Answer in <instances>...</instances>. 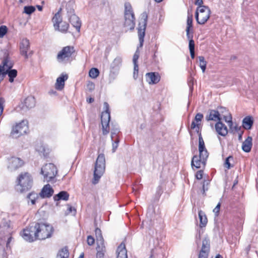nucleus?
I'll list each match as a JSON object with an SVG mask.
<instances>
[{
    "mask_svg": "<svg viewBox=\"0 0 258 258\" xmlns=\"http://www.w3.org/2000/svg\"><path fill=\"white\" fill-rule=\"evenodd\" d=\"M99 74V71L97 68H92L89 72V76L92 79L96 78Z\"/></svg>",
    "mask_w": 258,
    "mask_h": 258,
    "instance_id": "41",
    "label": "nucleus"
},
{
    "mask_svg": "<svg viewBox=\"0 0 258 258\" xmlns=\"http://www.w3.org/2000/svg\"><path fill=\"white\" fill-rule=\"evenodd\" d=\"M186 37L189 41L190 40H193V33L194 30L193 29H186Z\"/></svg>",
    "mask_w": 258,
    "mask_h": 258,
    "instance_id": "49",
    "label": "nucleus"
},
{
    "mask_svg": "<svg viewBox=\"0 0 258 258\" xmlns=\"http://www.w3.org/2000/svg\"><path fill=\"white\" fill-rule=\"evenodd\" d=\"M220 207H221V203L219 202L213 210V212L215 213V215L217 216L219 215Z\"/></svg>",
    "mask_w": 258,
    "mask_h": 258,
    "instance_id": "55",
    "label": "nucleus"
},
{
    "mask_svg": "<svg viewBox=\"0 0 258 258\" xmlns=\"http://www.w3.org/2000/svg\"><path fill=\"white\" fill-rule=\"evenodd\" d=\"M122 62V59L120 57H116L111 64L112 69H116L119 70V67Z\"/></svg>",
    "mask_w": 258,
    "mask_h": 258,
    "instance_id": "35",
    "label": "nucleus"
},
{
    "mask_svg": "<svg viewBox=\"0 0 258 258\" xmlns=\"http://www.w3.org/2000/svg\"><path fill=\"white\" fill-rule=\"evenodd\" d=\"M14 63L10 59L8 53H5L3 60L2 62V67L3 68L5 71L7 70H10L13 67Z\"/></svg>",
    "mask_w": 258,
    "mask_h": 258,
    "instance_id": "22",
    "label": "nucleus"
},
{
    "mask_svg": "<svg viewBox=\"0 0 258 258\" xmlns=\"http://www.w3.org/2000/svg\"><path fill=\"white\" fill-rule=\"evenodd\" d=\"M24 106L29 109L34 107L35 105V100L33 97H28L24 100Z\"/></svg>",
    "mask_w": 258,
    "mask_h": 258,
    "instance_id": "33",
    "label": "nucleus"
},
{
    "mask_svg": "<svg viewBox=\"0 0 258 258\" xmlns=\"http://www.w3.org/2000/svg\"><path fill=\"white\" fill-rule=\"evenodd\" d=\"M68 78V76L66 75H61L60 77L57 78L56 82L55 84V88L57 90H61L63 89L64 86V82Z\"/></svg>",
    "mask_w": 258,
    "mask_h": 258,
    "instance_id": "23",
    "label": "nucleus"
},
{
    "mask_svg": "<svg viewBox=\"0 0 258 258\" xmlns=\"http://www.w3.org/2000/svg\"><path fill=\"white\" fill-rule=\"evenodd\" d=\"M163 192V189L161 186L159 185L157 188V194L158 196H160Z\"/></svg>",
    "mask_w": 258,
    "mask_h": 258,
    "instance_id": "62",
    "label": "nucleus"
},
{
    "mask_svg": "<svg viewBox=\"0 0 258 258\" xmlns=\"http://www.w3.org/2000/svg\"><path fill=\"white\" fill-rule=\"evenodd\" d=\"M27 198L31 201L32 204L34 205L36 203V200L39 198V196L35 192L30 193Z\"/></svg>",
    "mask_w": 258,
    "mask_h": 258,
    "instance_id": "42",
    "label": "nucleus"
},
{
    "mask_svg": "<svg viewBox=\"0 0 258 258\" xmlns=\"http://www.w3.org/2000/svg\"><path fill=\"white\" fill-rule=\"evenodd\" d=\"M5 75H8L9 78V81L11 83H13L14 81V79L17 77L18 72L15 69H10L5 71Z\"/></svg>",
    "mask_w": 258,
    "mask_h": 258,
    "instance_id": "32",
    "label": "nucleus"
},
{
    "mask_svg": "<svg viewBox=\"0 0 258 258\" xmlns=\"http://www.w3.org/2000/svg\"><path fill=\"white\" fill-rule=\"evenodd\" d=\"M146 81L150 84H155L158 83L160 80V77L158 73L155 72L148 73L146 75Z\"/></svg>",
    "mask_w": 258,
    "mask_h": 258,
    "instance_id": "19",
    "label": "nucleus"
},
{
    "mask_svg": "<svg viewBox=\"0 0 258 258\" xmlns=\"http://www.w3.org/2000/svg\"><path fill=\"white\" fill-rule=\"evenodd\" d=\"M75 52L74 47L72 46H67L58 53L56 58L58 62H62L65 60H68L71 57Z\"/></svg>",
    "mask_w": 258,
    "mask_h": 258,
    "instance_id": "8",
    "label": "nucleus"
},
{
    "mask_svg": "<svg viewBox=\"0 0 258 258\" xmlns=\"http://www.w3.org/2000/svg\"><path fill=\"white\" fill-rule=\"evenodd\" d=\"M5 99L4 97H0V117L3 114L5 106Z\"/></svg>",
    "mask_w": 258,
    "mask_h": 258,
    "instance_id": "47",
    "label": "nucleus"
},
{
    "mask_svg": "<svg viewBox=\"0 0 258 258\" xmlns=\"http://www.w3.org/2000/svg\"><path fill=\"white\" fill-rule=\"evenodd\" d=\"M41 174L47 181H50L56 176L57 171L56 166L52 163L46 164L41 168Z\"/></svg>",
    "mask_w": 258,
    "mask_h": 258,
    "instance_id": "6",
    "label": "nucleus"
},
{
    "mask_svg": "<svg viewBox=\"0 0 258 258\" xmlns=\"http://www.w3.org/2000/svg\"><path fill=\"white\" fill-rule=\"evenodd\" d=\"M210 249V239L205 237L202 241V248L200 251L198 258H208Z\"/></svg>",
    "mask_w": 258,
    "mask_h": 258,
    "instance_id": "11",
    "label": "nucleus"
},
{
    "mask_svg": "<svg viewBox=\"0 0 258 258\" xmlns=\"http://www.w3.org/2000/svg\"><path fill=\"white\" fill-rule=\"evenodd\" d=\"M28 130V126L24 121L17 124L12 128L11 136L14 138H17L25 134Z\"/></svg>",
    "mask_w": 258,
    "mask_h": 258,
    "instance_id": "7",
    "label": "nucleus"
},
{
    "mask_svg": "<svg viewBox=\"0 0 258 258\" xmlns=\"http://www.w3.org/2000/svg\"><path fill=\"white\" fill-rule=\"evenodd\" d=\"M3 226L7 228H9L10 227V222L9 221L4 223Z\"/></svg>",
    "mask_w": 258,
    "mask_h": 258,
    "instance_id": "64",
    "label": "nucleus"
},
{
    "mask_svg": "<svg viewBox=\"0 0 258 258\" xmlns=\"http://www.w3.org/2000/svg\"><path fill=\"white\" fill-rule=\"evenodd\" d=\"M104 117H101L102 134L103 135H107L110 131L109 122L110 120V117L107 113L104 114Z\"/></svg>",
    "mask_w": 258,
    "mask_h": 258,
    "instance_id": "14",
    "label": "nucleus"
},
{
    "mask_svg": "<svg viewBox=\"0 0 258 258\" xmlns=\"http://www.w3.org/2000/svg\"><path fill=\"white\" fill-rule=\"evenodd\" d=\"M252 137L248 136L242 143V149L244 152L248 153L251 151L252 146Z\"/></svg>",
    "mask_w": 258,
    "mask_h": 258,
    "instance_id": "25",
    "label": "nucleus"
},
{
    "mask_svg": "<svg viewBox=\"0 0 258 258\" xmlns=\"http://www.w3.org/2000/svg\"><path fill=\"white\" fill-rule=\"evenodd\" d=\"M198 215L200 222V227L201 228L205 227L208 222L207 218L205 212L200 210L198 212Z\"/></svg>",
    "mask_w": 258,
    "mask_h": 258,
    "instance_id": "29",
    "label": "nucleus"
},
{
    "mask_svg": "<svg viewBox=\"0 0 258 258\" xmlns=\"http://www.w3.org/2000/svg\"><path fill=\"white\" fill-rule=\"evenodd\" d=\"M188 46L189 51L195 50V42L194 40H190L189 41Z\"/></svg>",
    "mask_w": 258,
    "mask_h": 258,
    "instance_id": "59",
    "label": "nucleus"
},
{
    "mask_svg": "<svg viewBox=\"0 0 258 258\" xmlns=\"http://www.w3.org/2000/svg\"><path fill=\"white\" fill-rule=\"evenodd\" d=\"M8 28L5 25L0 26V38H3L8 32Z\"/></svg>",
    "mask_w": 258,
    "mask_h": 258,
    "instance_id": "46",
    "label": "nucleus"
},
{
    "mask_svg": "<svg viewBox=\"0 0 258 258\" xmlns=\"http://www.w3.org/2000/svg\"><path fill=\"white\" fill-rule=\"evenodd\" d=\"M24 161L20 158L12 157L9 160L8 169L11 171H15L24 165Z\"/></svg>",
    "mask_w": 258,
    "mask_h": 258,
    "instance_id": "12",
    "label": "nucleus"
},
{
    "mask_svg": "<svg viewBox=\"0 0 258 258\" xmlns=\"http://www.w3.org/2000/svg\"><path fill=\"white\" fill-rule=\"evenodd\" d=\"M69 256V253L67 248H62L57 254V257L59 258H68Z\"/></svg>",
    "mask_w": 258,
    "mask_h": 258,
    "instance_id": "38",
    "label": "nucleus"
},
{
    "mask_svg": "<svg viewBox=\"0 0 258 258\" xmlns=\"http://www.w3.org/2000/svg\"><path fill=\"white\" fill-rule=\"evenodd\" d=\"M105 169V159L103 154H99L96 159L94 171V177L92 183L97 184L101 177L104 173Z\"/></svg>",
    "mask_w": 258,
    "mask_h": 258,
    "instance_id": "4",
    "label": "nucleus"
},
{
    "mask_svg": "<svg viewBox=\"0 0 258 258\" xmlns=\"http://www.w3.org/2000/svg\"><path fill=\"white\" fill-rule=\"evenodd\" d=\"M206 119L207 121H218L221 120L222 118L218 111L216 110H210L209 114L206 116Z\"/></svg>",
    "mask_w": 258,
    "mask_h": 258,
    "instance_id": "21",
    "label": "nucleus"
},
{
    "mask_svg": "<svg viewBox=\"0 0 258 258\" xmlns=\"http://www.w3.org/2000/svg\"><path fill=\"white\" fill-rule=\"evenodd\" d=\"M204 115L203 114L201 113H198L196 114L194 120H193L191 124V129L194 130L196 129V131L197 132L198 135H199L200 133H201L199 131L200 125L201 124V121L202 119L203 118Z\"/></svg>",
    "mask_w": 258,
    "mask_h": 258,
    "instance_id": "17",
    "label": "nucleus"
},
{
    "mask_svg": "<svg viewBox=\"0 0 258 258\" xmlns=\"http://www.w3.org/2000/svg\"><path fill=\"white\" fill-rule=\"evenodd\" d=\"M87 87L89 91H91L94 89L95 85L93 82H89L87 84Z\"/></svg>",
    "mask_w": 258,
    "mask_h": 258,
    "instance_id": "58",
    "label": "nucleus"
},
{
    "mask_svg": "<svg viewBox=\"0 0 258 258\" xmlns=\"http://www.w3.org/2000/svg\"><path fill=\"white\" fill-rule=\"evenodd\" d=\"M54 190L50 186V184H47L45 185L42 188L39 196L41 198H50L53 194Z\"/></svg>",
    "mask_w": 258,
    "mask_h": 258,
    "instance_id": "16",
    "label": "nucleus"
},
{
    "mask_svg": "<svg viewBox=\"0 0 258 258\" xmlns=\"http://www.w3.org/2000/svg\"><path fill=\"white\" fill-rule=\"evenodd\" d=\"M35 10V8L33 6H25L24 7V13L30 15Z\"/></svg>",
    "mask_w": 258,
    "mask_h": 258,
    "instance_id": "45",
    "label": "nucleus"
},
{
    "mask_svg": "<svg viewBox=\"0 0 258 258\" xmlns=\"http://www.w3.org/2000/svg\"><path fill=\"white\" fill-rule=\"evenodd\" d=\"M211 15V11L209 7H197L195 13V18L197 23L204 25L209 19Z\"/></svg>",
    "mask_w": 258,
    "mask_h": 258,
    "instance_id": "5",
    "label": "nucleus"
},
{
    "mask_svg": "<svg viewBox=\"0 0 258 258\" xmlns=\"http://www.w3.org/2000/svg\"><path fill=\"white\" fill-rule=\"evenodd\" d=\"M116 258H127V250L125 244L121 243L117 247L116 250Z\"/></svg>",
    "mask_w": 258,
    "mask_h": 258,
    "instance_id": "24",
    "label": "nucleus"
},
{
    "mask_svg": "<svg viewBox=\"0 0 258 258\" xmlns=\"http://www.w3.org/2000/svg\"><path fill=\"white\" fill-rule=\"evenodd\" d=\"M95 233L97 241V245L104 244V240L100 229L96 228L95 230Z\"/></svg>",
    "mask_w": 258,
    "mask_h": 258,
    "instance_id": "34",
    "label": "nucleus"
},
{
    "mask_svg": "<svg viewBox=\"0 0 258 258\" xmlns=\"http://www.w3.org/2000/svg\"><path fill=\"white\" fill-rule=\"evenodd\" d=\"M61 26L60 28L59 26V30H57L58 31H59L61 32H66L69 28V25L67 22H63L60 23Z\"/></svg>",
    "mask_w": 258,
    "mask_h": 258,
    "instance_id": "43",
    "label": "nucleus"
},
{
    "mask_svg": "<svg viewBox=\"0 0 258 258\" xmlns=\"http://www.w3.org/2000/svg\"><path fill=\"white\" fill-rule=\"evenodd\" d=\"M224 120L227 122L228 126L231 127L233 125V122L232 120V116L231 114H229V116L224 115L223 116Z\"/></svg>",
    "mask_w": 258,
    "mask_h": 258,
    "instance_id": "48",
    "label": "nucleus"
},
{
    "mask_svg": "<svg viewBox=\"0 0 258 258\" xmlns=\"http://www.w3.org/2000/svg\"><path fill=\"white\" fill-rule=\"evenodd\" d=\"M253 123V120L251 116L245 117L242 120V126L245 130H249L251 128Z\"/></svg>",
    "mask_w": 258,
    "mask_h": 258,
    "instance_id": "26",
    "label": "nucleus"
},
{
    "mask_svg": "<svg viewBox=\"0 0 258 258\" xmlns=\"http://www.w3.org/2000/svg\"><path fill=\"white\" fill-rule=\"evenodd\" d=\"M124 27H127L131 30L134 29L135 26V15H128L126 14L125 15H124Z\"/></svg>",
    "mask_w": 258,
    "mask_h": 258,
    "instance_id": "15",
    "label": "nucleus"
},
{
    "mask_svg": "<svg viewBox=\"0 0 258 258\" xmlns=\"http://www.w3.org/2000/svg\"><path fill=\"white\" fill-rule=\"evenodd\" d=\"M163 257V250L161 248H155L153 249L151 252V255L149 258H162Z\"/></svg>",
    "mask_w": 258,
    "mask_h": 258,
    "instance_id": "30",
    "label": "nucleus"
},
{
    "mask_svg": "<svg viewBox=\"0 0 258 258\" xmlns=\"http://www.w3.org/2000/svg\"><path fill=\"white\" fill-rule=\"evenodd\" d=\"M35 225L34 226H29L24 229L21 234L22 237L26 241L29 242H33L36 240H37L36 238V235L35 233Z\"/></svg>",
    "mask_w": 258,
    "mask_h": 258,
    "instance_id": "9",
    "label": "nucleus"
},
{
    "mask_svg": "<svg viewBox=\"0 0 258 258\" xmlns=\"http://www.w3.org/2000/svg\"><path fill=\"white\" fill-rule=\"evenodd\" d=\"M87 243L89 245H92L95 242V239L91 235H89L87 237Z\"/></svg>",
    "mask_w": 258,
    "mask_h": 258,
    "instance_id": "53",
    "label": "nucleus"
},
{
    "mask_svg": "<svg viewBox=\"0 0 258 258\" xmlns=\"http://www.w3.org/2000/svg\"><path fill=\"white\" fill-rule=\"evenodd\" d=\"M195 4L198 6V7L205 6L204 5H203V0H196L195 2Z\"/></svg>",
    "mask_w": 258,
    "mask_h": 258,
    "instance_id": "61",
    "label": "nucleus"
},
{
    "mask_svg": "<svg viewBox=\"0 0 258 258\" xmlns=\"http://www.w3.org/2000/svg\"><path fill=\"white\" fill-rule=\"evenodd\" d=\"M192 21H193V16H192V14H190L189 11H188V15H187V17L186 29H193Z\"/></svg>",
    "mask_w": 258,
    "mask_h": 258,
    "instance_id": "36",
    "label": "nucleus"
},
{
    "mask_svg": "<svg viewBox=\"0 0 258 258\" xmlns=\"http://www.w3.org/2000/svg\"><path fill=\"white\" fill-rule=\"evenodd\" d=\"M215 129L217 133L222 136H226L228 134L227 126L221 120L215 124Z\"/></svg>",
    "mask_w": 258,
    "mask_h": 258,
    "instance_id": "20",
    "label": "nucleus"
},
{
    "mask_svg": "<svg viewBox=\"0 0 258 258\" xmlns=\"http://www.w3.org/2000/svg\"><path fill=\"white\" fill-rule=\"evenodd\" d=\"M127 14L128 15H134L132 7L130 3H125L124 4V15Z\"/></svg>",
    "mask_w": 258,
    "mask_h": 258,
    "instance_id": "40",
    "label": "nucleus"
},
{
    "mask_svg": "<svg viewBox=\"0 0 258 258\" xmlns=\"http://www.w3.org/2000/svg\"><path fill=\"white\" fill-rule=\"evenodd\" d=\"M198 149L199 151V156L197 155L194 156L191 163L192 167L194 168L195 167L197 169L200 168L202 166H205L209 155L206 148L201 133H200L199 136Z\"/></svg>",
    "mask_w": 258,
    "mask_h": 258,
    "instance_id": "1",
    "label": "nucleus"
},
{
    "mask_svg": "<svg viewBox=\"0 0 258 258\" xmlns=\"http://www.w3.org/2000/svg\"><path fill=\"white\" fill-rule=\"evenodd\" d=\"M30 48V43L27 39H24L22 40L20 45V53L25 56V58H28L27 52Z\"/></svg>",
    "mask_w": 258,
    "mask_h": 258,
    "instance_id": "18",
    "label": "nucleus"
},
{
    "mask_svg": "<svg viewBox=\"0 0 258 258\" xmlns=\"http://www.w3.org/2000/svg\"><path fill=\"white\" fill-rule=\"evenodd\" d=\"M235 130L238 134V140H242V137L243 134V131L242 130L241 126L238 127L237 126H236L235 127Z\"/></svg>",
    "mask_w": 258,
    "mask_h": 258,
    "instance_id": "50",
    "label": "nucleus"
},
{
    "mask_svg": "<svg viewBox=\"0 0 258 258\" xmlns=\"http://www.w3.org/2000/svg\"><path fill=\"white\" fill-rule=\"evenodd\" d=\"M134 74L133 77L135 79H136L138 77L139 72V66L138 64H134Z\"/></svg>",
    "mask_w": 258,
    "mask_h": 258,
    "instance_id": "52",
    "label": "nucleus"
},
{
    "mask_svg": "<svg viewBox=\"0 0 258 258\" xmlns=\"http://www.w3.org/2000/svg\"><path fill=\"white\" fill-rule=\"evenodd\" d=\"M142 17L144 18V20L143 21V25L142 26H140L138 28V31L140 47L143 46L144 41L145 30H146V26H147V18H148L147 14L146 13H143Z\"/></svg>",
    "mask_w": 258,
    "mask_h": 258,
    "instance_id": "10",
    "label": "nucleus"
},
{
    "mask_svg": "<svg viewBox=\"0 0 258 258\" xmlns=\"http://www.w3.org/2000/svg\"><path fill=\"white\" fill-rule=\"evenodd\" d=\"M198 58L200 62L199 66L203 73H204L206 69L207 61L205 60V57L203 56H199L198 57Z\"/></svg>",
    "mask_w": 258,
    "mask_h": 258,
    "instance_id": "37",
    "label": "nucleus"
},
{
    "mask_svg": "<svg viewBox=\"0 0 258 258\" xmlns=\"http://www.w3.org/2000/svg\"><path fill=\"white\" fill-rule=\"evenodd\" d=\"M119 143V140L118 139H115V141L112 143V150L113 152H115L117 149Z\"/></svg>",
    "mask_w": 258,
    "mask_h": 258,
    "instance_id": "57",
    "label": "nucleus"
},
{
    "mask_svg": "<svg viewBox=\"0 0 258 258\" xmlns=\"http://www.w3.org/2000/svg\"><path fill=\"white\" fill-rule=\"evenodd\" d=\"M34 229L36 230V238L38 240H44L50 237L53 232L51 225L43 222L36 223Z\"/></svg>",
    "mask_w": 258,
    "mask_h": 258,
    "instance_id": "2",
    "label": "nucleus"
},
{
    "mask_svg": "<svg viewBox=\"0 0 258 258\" xmlns=\"http://www.w3.org/2000/svg\"><path fill=\"white\" fill-rule=\"evenodd\" d=\"M52 21L55 30H59V25L62 23V18L59 11L53 16Z\"/></svg>",
    "mask_w": 258,
    "mask_h": 258,
    "instance_id": "28",
    "label": "nucleus"
},
{
    "mask_svg": "<svg viewBox=\"0 0 258 258\" xmlns=\"http://www.w3.org/2000/svg\"><path fill=\"white\" fill-rule=\"evenodd\" d=\"M155 48L156 49L154 50V54L153 55V59L154 60V61H156V57H157V55H156V53H157V49H158V47H157V45L156 44L155 45Z\"/></svg>",
    "mask_w": 258,
    "mask_h": 258,
    "instance_id": "63",
    "label": "nucleus"
},
{
    "mask_svg": "<svg viewBox=\"0 0 258 258\" xmlns=\"http://www.w3.org/2000/svg\"><path fill=\"white\" fill-rule=\"evenodd\" d=\"M118 71L119 70H118L112 69L111 68L110 72L109 75V83H111L115 79L118 74Z\"/></svg>",
    "mask_w": 258,
    "mask_h": 258,
    "instance_id": "39",
    "label": "nucleus"
},
{
    "mask_svg": "<svg viewBox=\"0 0 258 258\" xmlns=\"http://www.w3.org/2000/svg\"><path fill=\"white\" fill-rule=\"evenodd\" d=\"M233 158L231 156H229L226 159L225 162V166L227 169H229L233 166H231L230 163V160H233Z\"/></svg>",
    "mask_w": 258,
    "mask_h": 258,
    "instance_id": "51",
    "label": "nucleus"
},
{
    "mask_svg": "<svg viewBox=\"0 0 258 258\" xmlns=\"http://www.w3.org/2000/svg\"><path fill=\"white\" fill-rule=\"evenodd\" d=\"M139 57V52L138 50H137L133 56V61L134 64H138V59Z\"/></svg>",
    "mask_w": 258,
    "mask_h": 258,
    "instance_id": "54",
    "label": "nucleus"
},
{
    "mask_svg": "<svg viewBox=\"0 0 258 258\" xmlns=\"http://www.w3.org/2000/svg\"><path fill=\"white\" fill-rule=\"evenodd\" d=\"M103 105L104 108L105 109V111L102 113L101 117L105 118L104 115L105 113L108 114L109 116L110 117V113L109 111V105L108 103L106 102H105L103 104Z\"/></svg>",
    "mask_w": 258,
    "mask_h": 258,
    "instance_id": "44",
    "label": "nucleus"
},
{
    "mask_svg": "<svg viewBox=\"0 0 258 258\" xmlns=\"http://www.w3.org/2000/svg\"><path fill=\"white\" fill-rule=\"evenodd\" d=\"M74 10H71L70 12L69 21L70 23L74 27L78 32H80L81 26V22L79 18L74 14Z\"/></svg>",
    "mask_w": 258,
    "mask_h": 258,
    "instance_id": "13",
    "label": "nucleus"
},
{
    "mask_svg": "<svg viewBox=\"0 0 258 258\" xmlns=\"http://www.w3.org/2000/svg\"><path fill=\"white\" fill-rule=\"evenodd\" d=\"M69 194L66 191H61L57 195L53 197V199L55 201H58L60 200H63L67 201L69 199Z\"/></svg>",
    "mask_w": 258,
    "mask_h": 258,
    "instance_id": "27",
    "label": "nucleus"
},
{
    "mask_svg": "<svg viewBox=\"0 0 258 258\" xmlns=\"http://www.w3.org/2000/svg\"><path fill=\"white\" fill-rule=\"evenodd\" d=\"M18 190L21 193L29 190L33 184V178L27 172H22L17 178Z\"/></svg>",
    "mask_w": 258,
    "mask_h": 258,
    "instance_id": "3",
    "label": "nucleus"
},
{
    "mask_svg": "<svg viewBox=\"0 0 258 258\" xmlns=\"http://www.w3.org/2000/svg\"><path fill=\"white\" fill-rule=\"evenodd\" d=\"M96 258H104L106 248L104 244L97 245Z\"/></svg>",
    "mask_w": 258,
    "mask_h": 258,
    "instance_id": "31",
    "label": "nucleus"
},
{
    "mask_svg": "<svg viewBox=\"0 0 258 258\" xmlns=\"http://www.w3.org/2000/svg\"><path fill=\"white\" fill-rule=\"evenodd\" d=\"M119 132V130L117 128H113L111 131V140L113 141L114 138V136L116 135L117 133Z\"/></svg>",
    "mask_w": 258,
    "mask_h": 258,
    "instance_id": "60",
    "label": "nucleus"
},
{
    "mask_svg": "<svg viewBox=\"0 0 258 258\" xmlns=\"http://www.w3.org/2000/svg\"><path fill=\"white\" fill-rule=\"evenodd\" d=\"M203 176V171L202 170H200L198 171L196 174V177L197 179H201Z\"/></svg>",
    "mask_w": 258,
    "mask_h": 258,
    "instance_id": "56",
    "label": "nucleus"
}]
</instances>
